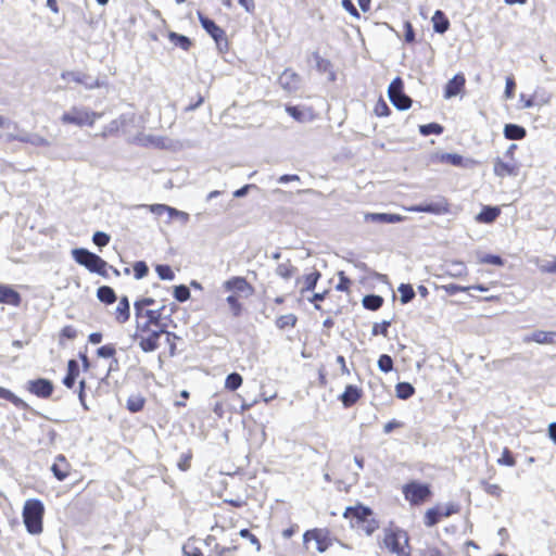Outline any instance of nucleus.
<instances>
[{
	"instance_id": "f257e3e1",
	"label": "nucleus",
	"mask_w": 556,
	"mask_h": 556,
	"mask_svg": "<svg viewBox=\"0 0 556 556\" xmlns=\"http://www.w3.org/2000/svg\"><path fill=\"white\" fill-rule=\"evenodd\" d=\"M343 516L350 520L352 528L363 531L367 535L372 534L379 527L372 511L365 506L348 507Z\"/></svg>"
},
{
	"instance_id": "2f4dec72",
	"label": "nucleus",
	"mask_w": 556,
	"mask_h": 556,
	"mask_svg": "<svg viewBox=\"0 0 556 556\" xmlns=\"http://www.w3.org/2000/svg\"><path fill=\"white\" fill-rule=\"evenodd\" d=\"M84 77H85L84 75H81L79 73H75V72H65L62 74L63 79L72 80V81H75L78 84H84L88 89H92V88L100 86L98 81H96L93 84H89V83L85 81Z\"/></svg>"
},
{
	"instance_id": "7ed1b4c3",
	"label": "nucleus",
	"mask_w": 556,
	"mask_h": 556,
	"mask_svg": "<svg viewBox=\"0 0 556 556\" xmlns=\"http://www.w3.org/2000/svg\"><path fill=\"white\" fill-rule=\"evenodd\" d=\"M45 508L38 500H27L23 508V520L27 531L31 534L42 532V517Z\"/></svg>"
},
{
	"instance_id": "72a5a7b5",
	"label": "nucleus",
	"mask_w": 556,
	"mask_h": 556,
	"mask_svg": "<svg viewBox=\"0 0 556 556\" xmlns=\"http://www.w3.org/2000/svg\"><path fill=\"white\" fill-rule=\"evenodd\" d=\"M77 374H78L77 363L72 359L68 362V370H67L66 377L63 379V383L67 388H73Z\"/></svg>"
},
{
	"instance_id": "3c124183",
	"label": "nucleus",
	"mask_w": 556,
	"mask_h": 556,
	"mask_svg": "<svg viewBox=\"0 0 556 556\" xmlns=\"http://www.w3.org/2000/svg\"><path fill=\"white\" fill-rule=\"evenodd\" d=\"M497 464L503 465V466H509V467L515 466V464H516L515 458L513 457V455L508 448L503 450L502 456L497 459Z\"/></svg>"
},
{
	"instance_id": "c9c22d12",
	"label": "nucleus",
	"mask_w": 556,
	"mask_h": 556,
	"mask_svg": "<svg viewBox=\"0 0 556 556\" xmlns=\"http://www.w3.org/2000/svg\"><path fill=\"white\" fill-rule=\"evenodd\" d=\"M295 271L296 268L290 263V261L279 264L276 268L277 275L283 279L291 278Z\"/></svg>"
},
{
	"instance_id": "39448f33",
	"label": "nucleus",
	"mask_w": 556,
	"mask_h": 556,
	"mask_svg": "<svg viewBox=\"0 0 556 556\" xmlns=\"http://www.w3.org/2000/svg\"><path fill=\"white\" fill-rule=\"evenodd\" d=\"M74 260L92 273L106 276L108 263L86 249H75L72 252Z\"/></svg>"
},
{
	"instance_id": "5701e85b",
	"label": "nucleus",
	"mask_w": 556,
	"mask_h": 556,
	"mask_svg": "<svg viewBox=\"0 0 556 556\" xmlns=\"http://www.w3.org/2000/svg\"><path fill=\"white\" fill-rule=\"evenodd\" d=\"M361 390L355 386H348L341 395V401L345 407H350L355 404L361 397Z\"/></svg>"
},
{
	"instance_id": "cd10ccee",
	"label": "nucleus",
	"mask_w": 556,
	"mask_h": 556,
	"mask_svg": "<svg viewBox=\"0 0 556 556\" xmlns=\"http://www.w3.org/2000/svg\"><path fill=\"white\" fill-rule=\"evenodd\" d=\"M9 139L10 140H18L21 142H29L36 147H48L50 144L47 139H45L43 137H40V136L29 137V136L9 135Z\"/></svg>"
},
{
	"instance_id": "e433bc0d",
	"label": "nucleus",
	"mask_w": 556,
	"mask_h": 556,
	"mask_svg": "<svg viewBox=\"0 0 556 556\" xmlns=\"http://www.w3.org/2000/svg\"><path fill=\"white\" fill-rule=\"evenodd\" d=\"M382 303L383 299L380 295L370 294L363 299L364 307L371 311L380 308Z\"/></svg>"
},
{
	"instance_id": "393cba45",
	"label": "nucleus",
	"mask_w": 556,
	"mask_h": 556,
	"mask_svg": "<svg viewBox=\"0 0 556 556\" xmlns=\"http://www.w3.org/2000/svg\"><path fill=\"white\" fill-rule=\"evenodd\" d=\"M51 470L58 480L63 481L68 476V464L65 457L60 455L58 462L52 465Z\"/></svg>"
},
{
	"instance_id": "f8f14e48",
	"label": "nucleus",
	"mask_w": 556,
	"mask_h": 556,
	"mask_svg": "<svg viewBox=\"0 0 556 556\" xmlns=\"http://www.w3.org/2000/svg\"><path fill=\"white\" fill-rule=\"evenodd\" d=\"M27 390L38 397H49L53 392V384L50 380L39 378L27 382Z\"/></svg>"
},
{
	"instance_id": "37998d69",
	"label": "nucleus",
	"mask_w": 556,
	"mask_h": 556,
	"mask_svg": "<svg viewBox=\"0 0 556 556\" xmlns=\"http://www.w3.org/2000/svg\"><path fill=\"white\" fill-rule=\"evenodd\" d=\"M481 485L486 494L497 497V498H500L502 496L503 489L501 488V485L495 484V483H489L484 480L481 481Z\"/></svg>"
},
{
	"instance_id": "4d7b16f0",
	"label": "nucleus",
	"mask_w": 556,
	"mask_h": 556,
	"mask_svg": "<svg viewBox=\"0 0 556 556\" xmlns=\"http://www.w3.org/2000/svg\"><path fill=\"white\" fill-rule=\"evenodd\" d=\"M515 88H516V84H515V80H514V77L513 76H508L506 78V87H505V92H504V96L506 99H513L514 96H515Z\"/></svg>"
},
{
	"instance_id": "bf43d9fd",
	"label": "nucleus",
	"mask_w": 556,
	"mask_h": 556,
	"mask_svg": "<svg viewBox=\"0 0 556 556\" xmlns=\"http://www.w3.org/2000/svg\"><path fill=\"white\" fill-rule=\"evenodd\" d=\"M125 122H126V116H122L121 118L116 119V121H113L105 129V134L106 132H113V131H117L119 130L121 128L124 129L125 128Z\"/></svg>"
},
{
	"instance_id": "4468645a",
	"label": "nucleus",
	"mask_w": 556,
	"mask_h": 556,
	"mask_svg": "<svg viewBox=\"0 0 556 556\" xmlns=\"http://www.w3.org/2000/svg\"><path fill=\"white\" fill-rule=\"evenodd\" d=\"M405 219L404 216L390 213H365L364 220L374 224H396Z\"/></svg>"
},
{
	"instance_id": "dca6fc26",
	"label": "nucleus",
	"mask_w": 556,
	"mask_h": 556,
	"mask_svg": "<svg viewBox=\"0 0 556 556\" xmlns=\"http://www.w3.org/2000/svg\"><path fill=\"white\" fill-rule=\"evenodd\" d=\"M301 83L300 76L291 70H286L279 77L280 86L288 92L299 89Z\"/></svg>"
},
{
	"instance_id": "603ef678",
	"label": "nucleus",
	"mask_w": 556,
	"mask_h": 556,
	"mask_svg": "<svg viewBox=\"0 0 556 556\" xmlns=\"http://www.w3.org/2000/svg\"><path fill=\"white\" fill-rule=\"evenodd\" d=\"M239 535L243 539H247L250 541V543L252 545L255 546L256 551L260 552L261 551V542L258 541V539L253 534L251 533L248 529H242L240 530L239 532Z\"/></svg>"
},
{
	"instance_id": "bb28decb",
	"label": "nucleus",
	"mask_w": 556,
	"mask_h": 556,
	"mask_svg": "<svg viewBox=\"0 0 556 556\" xmlns=\"http://www.w3.org/2000/svg\"><path fill=\"white\" fill-rule=\"evenodd\" d=\"M504 135L510 140H520L526 136V129L519 125L507 124L504 127Z\"/></svg>"
},
{
	"instance_id": "a19ab883",
	"label": "nucleus",
	"mask_w": 556,
	"mask_h": 556,
	"mask_svg": "<svg viewBox=\"0 0 556 556\" xmlns=\"http://www.w3.org/2000/svg\"><path fill=\"white\" fill-rule=\"evenodd\" d=\"M241 384H242V377L237 372H232V374L228 375L226 378V381H225V388L230 391L237 390L239 387H241Z\"/></svg>"
},
{
	"instance_id": "0e129e2a",
	"label": "nucleus",
	"mask_w": 556,
	"mask_h": 556,
	"mask_svg": "<svg viewBox=\"0 0 556 556\" xmlns=\"http://www.w3.org/2000/svg\"><path fill=\"white\" fill-rule=\"evenodd\" d=\"M538 266L542 273H555L556 271V261H543Z\"/></svg>"
},
{
	"instance_id": "ddd939ff",
	"label": "nucleus",
	"mask_w": 556,
	"mask_h": 556,
	"mask_svg": "<svg viewBox=\"0 0 556 556\" xmlns=\"http://www.w3.org/2000/svg\"><path fill=\"white\" fill-rule=\"evenodd\" d=\"M223 288L227 292L231 293H243L250 295L252 293V287L242 277H232L223 283Z\"/></svg>"
},
{
	"instance_id": "79ce46f5",
	"label": "nucleus",
	"mask_w": 556,
	"mask_h": 556,
	"mask_svg": "<svg viewBox=\"0 0 556 556\" xmlns=\"http://www.w3.org/2000/svg\"><path fill=\"white\" fill-rule=\"evenodd\" d=\"M312 60L314 61L316 68L321 73L328 72L331 67L330 62L324 59L318 52H314L312 54Z\"/></svg>"
},
{
	"instance_id": "aec40b11",
	"label": "nucleus",
	"mask_w": 556,
	"mask_h": 556,
	"mask_svg": "<svg viewBox=\"0 0 556 556\" xmlns=\"http://www.w3.org/2000/svg\"><path fill=\"white\" fill-rule=\"evenodd\" d=\"M494 174L498 177L505 176H516L518 172V167L513 163H506L501 159H496L494 161Z\"/></svg>"
},
{
	"instance_id": "5fc2aeb1",
	"label": "nucleus",
	"mask_w": 556,
	"mask_h": 556,
	"mask_svg": "<svg viewBox=\"0 0 556 556\" xmlns=\"http://www.w3.org/2000/svg\"><path fill=\"white\" fill-rule=\"evenodd\" d=\"M174 295L179 302H185L190 298V291L186 286H178L175 288Z\"/></svg>"
},
{
	"instance_id": "f03ea898",
	"label": "nucleus",
	"mask_w": 556,
	"mask_h": 556,
	"mask_svg": "<svg viewBox=\"0 0 556 556\" xmlns=\"http://www.w3.org/2000/svg\"><path fill=\"white\" fill-rule=\"evenodd\" d=\"M381 545L396 556H410L408 534L397 527L384 529Z\"/></svg>"
},
{
	"instance_id": "09e8293b",
	"label": "nucleus",
	"mask_w": 556,
	"mask_h": 556,
	"mask_svg": "<svg viewBox=\"0 0 556 556\" xmlns=\"http://www.w3.org/2000/svg\"><path fill=\"white\" fill-rule=\"evenodd\" d=\"M169 38L173 42H175V45L181 47L184 50H188L191 45L189 38H187L186 36H182V35H177L175 33H172L169 35Z\"/></svg>"
},
{
	"instance_id": "6e6d98bb",
	"label": "nucleus",
	"mask_w": 556,
	"mask_h": 556,
	"mask_svg": "<svg viewBox=\"0 0 556 556\" xmlns=\"http://www.w3.org/2000/svg\"><path fill=\"white\" fill-rule=\"evenodd\" d=\"M390 325H391V323L387 321V320H384L381 324H375L372 327V334L374 336L382 334L383 337H387L388 328L390 327Z\"/></svg>"
},
{
	"instance_id": "a18cd8bd",
	"label": "nucleus",
	"mask_w": 556,
	"mask_h": 556,
	"mask_svg": "<svg viewBox=\"0 0 556 556\" xmlns=\"http://www.w3.org/2000/svg\"><path fill=\"white\" fill-rule=\"evenodd\" d=\"M144 318L155 328L160 327L161 312L159 309H147L144 312Z\"/></svg>"
},
{
	"instance_id": "20e7f679",
	"label": "nucleus",
	"mask_w": 556,
	"mask_h": 556,
	"mask_svg": "<svg viewBox=\"0 0 556 556\" xmlns=\"http://www.w3.org/2000/svg\"><path fill=\"white\" fill-rule=\"evenodd\" d=\"M101 114L93 112L84 106H72L61 116L64 125H75L78 127L92 126Z\"/></svg>"
},
{
	"instance_id": "e2e57ef3",
	"label": "nucleus",
	"mask_w": 556,
	"mask_h": 556,
	"mask_svg": "<svg viewBox=\"0 0 556 556\" xmlns=\"http://www.w3.org/2000/svg\"><path fill=\"white\" fill-rule=\"evenodd\" d=\"M97 354L103 358L113 357L115 354V348L113 345H103L98 349Z\"/></svg>"
},
{
	"instance_id": "b1692460",
	"label": "nucleus",
	"mask_w": 556,
	"mask_h": 556,
	"mask_svg": "<svg viewBox=\"0 0 556 556\" xmlns=\"http://www.w3.org/2000/svg\"><path fill=\"white\" fill-rule=\"evenodd\" d=\"M526 341H534L539 344H555L556 332L554 331H535Z\"/></svg>"
},
{
	"instance_id": "c85d7f7f",
	"label": "nucleus",
	"mask_w": 556,
	"mask_h": 556,
	"mask_svg": "<svg viewBox=\"0 0 556 556\" xmlns=\"http://www.w3.org/2000/svg\"><path fill=\"white\" fill-rule=\"evenodd\" d=\"M500 215V210L497 207H485L483 208L476 217V219L480 223H492Z\"/></svg>"
},
{
	"instance_id": "4be33fe9",
	"label": "nucleus",
	"mask_w": 556,
	"mask_h": 556,
	"mask_svg": "<svg viewBox=\"0 0 556 556\" xmlns=\"http://www.w3.org/2000/svg\"><path fill=\"white\" fill-rule=\"evenodd\" d=\"M114 315H115V320L118 324H124L129 319L130 308H129V301H128L127 296L121 298V300L115 308Z\"/></svg>"
},
{
	"instance_id": "8fccbe9b",
	"label": "nucleus",
	"mask_w": 556,
	"mask_h": 556,
	"mask_svg": "<svg viewBox=\"0 0 556 556\" xmlns=\"http://www.w3.org/2000/svg\"><path fill=\"white\" fill-rule=\"evenodd\" d=\"M226 301H227V304L229 305L233 316H239L241 313V304H240L237 295L230 294L229 296H227Z\"/></svg>"
},
{
	"instance_id": "13d9d810",
	"label": "nucleus",
	"mask_w": 556,
	"mask_h": 556,
	"mask_svg": "<svg viewBox=\"0 0 556 556\" xmlns=\"http://www.w3.org/2000/svg\"><path fill=\"white\" fill-rule=\"evenodd\" d=\"M92 240L98 247H105L110 241V236L102 231H97L93 235Z\"/></svg>"
},
{
	"instance_id": "1a4fd4ad",
	"label": "nucleus",
	"mask_w": 556,
	"mask_h": 556,
	"mask_svg": "<svg viewBox=\"0 0 556 556\" xmlns=\"http://www.w3.org/2000/svg\"><path fill=\"white\" fill-rule=\"evenodd\" d=\"M390 101L400 110H406L410 106L412 100L403 92V81L395 78L389 86Z\"/></svg>"
},
{
	"instance_id": "0eeeda50",
	"label": "nucleus",
	"mask_w": 556,
	"mask_h": 556,
	"mask_svg": "<svg viewBox=\"0 0 556 556\" xmlns=\"http://www.w3.org/2000/svg\"><path fill=\"white\" fill-rule=\"evenodd\" d=\"M311 542H314L315 551L324 553L331 546L332 540L329 535V531L326 529H312L307 530L303 535V543L306 549H309Z\"/></svg>"
},
{
	"instance_id": "a211bd4d",
	"label": "nucleus",
	"mask_w": 556,
	"mask_h": 556,
	"mask_svg": "<svg viewBox=\"0 0 556 556\" xmlns=\"http://www.w3.org/2000/svg\"><path fill=\"white\" fill-rule=\"evenodd\" d=\"M287 113L300 123H308L314 119L313 110L300 106H286Z\"/></svg>"
},
{
	"instance_id": "c03bdc74",
	"label": "nucleus",
	"mask_w": 556,
	"mask_h": 556,
	"mask_svg": "<svg viewBox=\"0 0 556 556\" xmlns=\"http://www.w3.org/2000/svg\"><path fill=\"white\" fill-rule=\"evenodd\" d=\"M419 131L424 136H428L430 134H437L440 135L443 131V127L435 123H430L427 125H421L419 127Z\"/></svg>"
},
{
	"instance_id": "de8ad7c7",
	"label": "nucleus",
	"mask_w": 556,
	"mask_h": 556,
	"mask_svg": "<svg viewBox=\"0 0 556 556\" xmlns=\"http://www.w3.org/2000/svg\"><path fill=\"white\" fill-rule=\"evenodd\" d=\"M378 367L383 372H390L393 369L392 358L387 354L381 355L378 359Z\"/></svg>"
},
{
	"instance_id": "a878e982",
	"label": "nucleus",
	"mask_w": 556,
	"mask_h": 556,
	"mask_svg": "<svg viewBox=\"0 0 556 556\" xmlns=\"http://www.w3.org/2000/svg\"><path fill=\"white\" fill-rule=\"evenodd\" d=\"M433 28L437 33L443 34L448 29L450 22L444 13L440 10L435 11L432 16Z\"/></svg>"
},
{
	"instance_id": "423d86ee",
	"label": "nucleus",
	"mask_w": 556,
	"mask_h": 556,
	"mask_svg": "<svg viewBox=\"0 0 556 556\" xmlns=\"http://www.w3.org/2000/svg\"><path fill=\"white\" fill-rule=\"evenodd\" d=\"M140 207L149 210L151 213L162 216L166 214L167 218L165 220L166 224H170L172 220L176 219L181 225H186L189 219L190 215L187 212L179 211L175 207L168 206L166 204H142Z\"/></svg>"
},
{
	"instance_id": "2eb2a0df",
	"label": "nucleus",
	"mask_w": 556,
	"mask_h": 556,
	"mask_svg": "<svg viewBox=\"0 0 556 556\" xmlns=\"http://www.w3.org/2000/svg\"><path fill=\"white\" fill-rule=\"evenodd\" d=\"M198 16L202 27L214 38L217 45L225 41V31L219 26L200 12L198 13Z\"/></svg>"
},
{
	"instance_id": "4c0bfd02",
	"label": "nucleus",
	"mask_w": 556,
	"mask_h": 556,
	"mask_svg": "<svg viewBox=\"0 0 556 556\" xmlns=\"http://www.w3.org/2000/svg\"><path fill=\"white\" fill-rule=\"evenodd\" d=\"M397 290L400 292V300L402 304H407L415 296V291L410 285L402 283Z\"/></svg>"
},
{
	"instance_id": "6ab92c4d",
	"label": "nucleus",
	"mask_w": 556,
	"mask_h": 556,
	"mask_svg": "<svg viewBox=\"0 0 556 556\" xmlns=\"http://www.w3.org/2000/svg\"><path fill=\"white\" fill-rule=\"evenodd\" d=\"M0 303L18 306L21 303V295L13 288L0 285Z\"/></svg>"
},
{
	"instance_id": "f3484780",
	"label": "nucleus",
	"mask_w": 556,
	"mask_h": 556,
	"mask_svg": "<svg viewBox=\"0 0 556 556\" xmlns=\"http://www.w3.org/2000/svg\"><path fill=\"white\" fill-rule=\"evenodd\" d=\"M466 79L463 74L455 75L445 86L444 98L451 99L459 94L465 87Z\"/></svg>"
},
{
	"instance_id": "6e6552de",
	"label": "nucleus",
	"mask_w": 556,
	"mask_h": 556,
	"mask_svg": "<svg viewBox=\"0 0 556 556\" xmlns=\"http://www.w3.org/2000/svg\"><path fill=\"white\" fill-rule=\"evenodd\" d=\"M403 493L410 504L418 505L430 495V490L427 484L410 482L403 486Z\"/></svg>"
},
{
	"instance_id": "774afa93",
	"label": "nucleus",
	"mask_w": 556,
	"mask_h": 556,
	"mask_svg": "<svg viewBox=\"0 0 556 556\" xmlns=\"http://www.w3.org/2000/svg\"><path fill=\"white\" fill-rule=\"evenodd\" d=\"M419 556H442V553L437 547L428 546L419 551Z\"/></svg>"
},
{
	"instance_id": "680f3d73",
	"label": "nucleus",
	"mask_w": 556,
	"mask_h": 556,
	"mask_svg": "<svg viewBox=\"0 0 556 556\" xmlns=\"http://www.w3.org/2000/svg\"><path fill=\"white\" fill-rule=\"evenodd\" d=\"M236 549H237V546L226 547V546H220L217 544L214 548V553L217 556H233V553L236 552Z\"/></svg>"
},
{
	"instance_id": "58836bf2",
	"label": "nucleus",
	"mask_w": 556,
	"mask_h": 556,
	"mask_svg": "<svg viewBox=\"0 0 556 556\" xmlns=\"http://www.w3.org/2000/svg\"><path fill=\"white\" fill-rule=\"evenodd\" d=\"M441 163H448L454 166L463 165V156L456 153H442L438 156Z\"/></svg>"
},
{
	"instance_id": "052dcab7",
	"label": "nucleus",
	"mask_w": 556,
	"mask_h": 556,
	"mask_svg": "<svg viewBox=\"0 0 556 556\" xmlns=\"http://www.w3.org/2000/svg\"><path fill=\"white\" fill-rule=\"evenodd\" d=\"M148 266L144 262H137L134 265L135 277L137 279L143 278L148 274Z\"/></svg>"
},
{
	"instance_id": "c756f323",
	"label": "nucleus",
	"mask_w": 556,
	"mask_h": 556,
	"mask_svg": "<svg viewBox=\"0 0 556 556\" xmlns=\"http://www.w3.org/2000/svg\"><path fill=\"white\" fill-rule=\"evenodd\" d=\"M97 296L101 302L105 304H112L116 300L114 290L108 286L100 287L97 291Z\"/></svg>"
},
{
	"instance_id": "49530a36",
	"label": "nucleus",
	"mask_w": 556,
	"mask_h": 556,
	"mask_svg": "<svg viewBox=\"0 0 556 556\" xmlns=\"http://www.w3.org/2000/svg\"><path fill=\"white\" fill-rule=\"evenodd\" d=\"M155 270L163 280H174L175 278V274L168 265H157Z\"/></svg>"
},
{
	"instance_id": "ea45409f",
	"label": "nucleus",
	"mask_w": 556,
	"mask_h": 556,
	"mask_svg": "<svg viewBox=\"0 0 556 556\" xmlns=\"http://www.w3.org/2000/svg\"><path fill=\"white\" fill-rule=\"evenodd\" d=\"M296 324V316L294 314H286L277 318L276 326L279 329H285L287 327H294Z\"/></svg>"
},
{
	"instance_id": "9d476101",
	"label": "nucleus",
	"mask_w": 556,
	"mask_h": 556,
	"mask_svg": "<svg viewBox=\"0 0 556 556\" xmlns=\"http://www.w3.org/2000/svg\"><path fill=\"white\" fill-rule=\"evenodd\" d=\"M163 328L152 329L151 332L138 334L139 345L144 352H152L159 348V339L164 334Z\"/></svg>"
},
{
	"instance_id": "473e14b6",
	"label": "nucleus",
	"mask_w": 556,
	"mask_h": 556,
	"mask_svg": "<svg viewBox=\"0 0 556 556\" xmlns=\"http://www.w3.org/2000/svg\"><path fill=\"white\" fill-rule=\"evenodd\" d=\"M415 392L414 387L408 382H399L395 386V394L399 399L407 400Z\"/></svg>"
},
{
	"instance_id": "7c9ffc66",
	"label": "nucleus",
	"mask_w": 556,
	"mask_h": 556,
	"mask_svg": "<svg viewBox=\"0 0 556 556\" xmlns=\"http://www.w3.org/2000/svg\"><path fill=\"white\" fill-rule=\"evenodd\" d=\"M144 402L146 400L141 394H131L127 400V408L131 413L140 412L144 406Z\"/></svg>"
},
{
	"instance_id": "69168bd1",
	"label": "nucleus",
	"mask_w": 556,
	"mask_h": 556,
	"mask_svg": "<svg viewBox=\"0 0 556 556\" xmlns=\"http://www.w3.org/2000/svg\"><path fill=\"white\" fill-rule=\"evenodd\" d=\"M441 508L442 517H450L451 515L458 511V507L454 504H447L445 506H439Z\"/></svg>"
},
{
	"instance_id": "864d4df0",
	"label": "nucleus",
	"mask_w": 556,
	"mask_h": 556,
	"mask_svg": "<svg viewBox=\"0 0 556 556\" xmlns=\"http://www.w3.org/2000/svg\"><path fill=\"white\" fill-rule=\"evenodd\" d=\"M479 262L482 264H492L496 266H502L504 264L503 260L497 255L484 254L479 257Z\"/></svg>"
},
{
	"instance_id": "338daca9",
	"label": "nucleus",
	"mask_w": 556,
	"mask_h": 556,
	"mask_svg": "<svg viewBox=\"0 0 556 556\" xmlns=\"http://www.w3.org/2000/svg\"><path fill=\"white\" fill-rule=\"evenodd\" d=\"M0 397L5 399L12 403H17L18 397L13 394L10 390L0 387Z\"/></svg>"
},
{
	"instance_id": "412c9836",
	"label": "nucleus",
	"mask_w": 556,
	"mask_h": 556,
	"mask_svg": "<svg viewBox=\"0 0 556 556\" xmlns=\"http://www.w3.org/2000/svg\"><path fill=\"white\" fill-rule=\"evenodd\" d=\"M319 278H320V273L318 270H314V271L303 276L302 278H299L296 280V283L302 285L300 293L303 295L304 292L313 290L316 287Z\"/></svg>"
},
{
	"instance_id": "f704fd0d",
	"label": "nucleus",
	"mask_w": 556,
	"mask_h": 556,
	"mask_svg": "<svg viewBox=\"0 0 556 556\" xmlns=\"http://www.w3.org/2000/svg\"><path fill=\"white\" fill-rule=\"evenodd\" d=\"M441 518H442V516H441L440 507L430 508L426 511L425 525L427 527H433L434 525H437L440 521Z\"/></svg>"
},
{
	"instance_id": "9b49d317",
	"label": "nucleus",
	"mask_w": 556,
	"mask_h": 556,
	"mask_svg": "<svg viewBox=\"0 0 556 556\" xmlns=\"http://www.w3.org/2000/svg\"><path fill=\"white\" fill-rule=\"evenodd\" d=\"M408 212H424L435 215L446 214L448 213V203L445 199H441L437 202L428 203V204H419L413 205L409 207H405Z\"/></svg>"
}]
</instances>
